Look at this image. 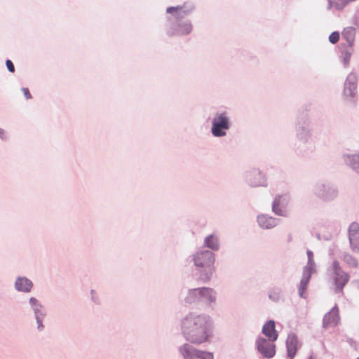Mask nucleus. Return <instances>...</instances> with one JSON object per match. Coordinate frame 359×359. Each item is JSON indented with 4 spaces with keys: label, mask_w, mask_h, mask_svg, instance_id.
Here are the masks:
<instances>
[{
    "label": "nucleus",
    "mask_w": 359,
    "mask_h": 359,
    "mask_svg": "<svg viewBox=\"0 0 359 359\" xmlns=\"http://www.w3.org/2000/svg\"><path fill=\"white\" fill-rule=\"evenodd\" d=\"M194 260L197 267H210L214 264L215 259L211 251L203 250L197 252L194 255Z\"/></svg>",
    "instance_id": "6"
},
{
    "label": "nucleus",
    "mask_w": 359,
    "mask_h": 359,
    "mask_svg": "<svg viewBox=\"0 0 359 359\" xmlns=\"http://www.w3.org/2000/svg\"><path fill=\"white\" fill-rule=\"evenodd\" d=\"M15 287L19 291L29 292L32 287V283L26 278H19L15 281Z\"/></svg>",
    "instance_id": "16"
},
{
    "label": "nucleus",
    "mask_w": 359,
    "mask_h": 359,
    "mask_svg": "<svg viewBox=\"0 0 359 359\" xmlns=\"http://www.w3.org/2000/svg\"><path fill=\"white\" fill-rule=\"evenodd\" d=\"M339 33L338 32H334L330 35L329 41L330 43L335 44L339 41Z\"/></svg>",
    "instance_id": "24"
},
{
    "label": "nucleus",
    "mask_w": 359,
    "mask_h": 359,
    "mask_svg": "<svg viewBox=\"0 0 359 359\" xmlns=\"http://www.w3.org/2000/svg\"><path fill=\"white\" fill-rule=\"evenodd\" d=\"M29 303L31 304V305H32V306H36V305H37V299H35V298H34V297H32V298H30V299H29Z\"/></svg>",
    "instance_id": "30"
},
{
    "label": "nucleus",
    "mask_w": 359,
    "mask_h": 359,
    "mask_svg": "<svg viewBox=\"0 0 359 359\" xmlns=\"http://www.w3.org/2000/svg\"><path fill=\"white\" fill-rule=\"evenodd\" d=\"M250 182L252 186H265L266 180L260 172H253L250 174Z\"/></svg>",
    "instance_id": "18"
},
{
    "label": "nucleus",
    "mask_w": 359,
    "mask_h": 359,
    "mask_svg": "<svg viewBox=\"0 0 359 359\" xmlns=\"http://www.w3.org/2000/svg\"><path fill=\"white\" fill-rule=\"evenodd\" d=\"M351 165L353 170L359 172V154H356L352 156Z\"/></svg>",
    "instance_id": "23"
},
{
    "label": "nucleus",
    "mask_w": 359,
    "mask_h": 359,
    "mask_svg": "<svg viewBox=\"0 0 359 359\" xmlns=\"http://www.w3.org/2000/svg\"><path fill=\"white\" fill-rule=\"evenodd\" d=\"M311 269L305 268L303 272V276L300 281V284L298 287L299 294L301 297H305L304 293L306 289L307 285L310 280L311 276Z\"/></svg>",
    "instance_id": "13"
},
{
    "label": "nucleus",
    "mask_w": 359,
    "mask_h": 359,
    "mask_svg": "<svg viewBox=\"0 0 359 359\" xmlns=\"http://www.w3.org/2000/svg\"><path fill=\"white\" fill-rule=\"evenodd\" d=\"M287 198L283 196H278L275 198L273 203V211L278 215L284 216V211L280 208L282 203L286 202Z\"/></svg>",
    "instance_id": "19"
},
{
    "label": "nucleus",
    "mask_w": 359,
    "mask_h": 359,
    "mask_svg": "<svg viewBox=\"0 0 359 359\" xmlns=\"http://www.w3.org/2000/svg\"><path fill=\"white\" fill-rule=\"evenodd\" d=\"M352 52L351 51H346L344 55V62L345 65H348L350 62Z\"/></svg>",
    "instance_id": "26"
},
{
    "label": "nucleus",
    "mask_w": 359,
    "mask_h": 359,
    "mask_svg": "<svg viewBox=\"0 0 359 359\" xmlns=\"http://www.w3.org/2000/svg\"><path fill=\"white\" fill-rule=\"evenodd\" d=\"M4 135V131L3 129L0 128V137L3 138Z\"/></svg>",
    "instance_id": "32"
},
{
    "label": "nucleus",
    "mask_w": 359,
    "mask_h": 359,
    "mask_svg": "<svg viewBox=\"0 0 359 359\" xmlns=\"http://www.w3.org/2000/svg\"><path fill=\"white\" fill-rule=\"evenodd\" d=\"M308 359H316L313 354H311Z\"/></svg>",
    "instance_id": "34"
},
{
    "label": "nucleus",
    "mask_w": 359,
    "mask_h": 359,
    "mask_svg": "<svg viewBox=\"0 0 359 359\" xmlns=\"http://www.w3.org/2000/svg\"><path fill=\"white\" fill-rule=\"evenodd\" d=\"M345 86H346L345 88H344L345 95H352L353 94H354V91L356 89L355 83H349V86L348 87V81H346L345 83Z\"/></svg>",
    "instance_id": "22"
},
{
    "label": "nucleus",
    "mask_w": 359,
    "mask_h": 359,
    "mask_svg": "<svg viewBox=\"0 0 359 359\" xmlns=\"http://www.w3.org/2000/svg\"><path fill=\"white\" fill-rule=\"evenodd\" d=\"M258 351L265 358H271L276 354V345L274 341L259 337L256 341Z\"/></svg>",
    "instance_id": "5"
},
{
    "label": "nucleus",
    "mask_w": 359,
    "mask_h": 359,
    "mask_svg": "<svg viewBox=\"0 0 359 359\" xmlns=\"http://www.w3.org/2000/svg\"><path fill=\"white\" fill-rule=\"evenodd\" d=\"M332 271L333 272V280L337 289L340 291L349 280L348 275L343 271L339 266L337 261H334L332 265Z\"/></svg>",
    "instance_id": "4"
},
{
    "label": "nucleus",
    "mask_w": 359,
    "mask_h": 359,
    "mask_svg": "<svg viewBox=\"0 0 359 359\" xmlns=\"http://www.w3.org/2000/svg\"><path fill=\"white\" fill-rule=\"evenodd\" d=\"M331 7H335L337 9L343 8L347 4L348 0H328Z\"/></svg>",
    "instance_id": "21"
},
{
    "label": "nucleus",
    "mask_w": 359,
    "mask_h": 359,
    "mask_svg": "<svg viewBox=\"0 0 359 359\" xmlns=\"http://www.w3.org/2000/svg\"><path fill=\"white\" fill-rule=\"evenodd\" d=\"M275 327V322L272 320L266 323L262 327V333L271 341H276L278 337V333Z\"/></svg>",
    "instance_id": "10"
},
{
    "label": "nucleus",
    "mask_w": 359,
    "mask_h": 359,
    "mask_svg": "<svg viewBox=\"0 0 359 359\" xmlns=\"http://www.w3.org/2000/svg\"><path fill=\"white\" fill-rule=\"evenodd\" d=\"M229 128V118L225 113L218 114L212 120V133L215 137H222L226 135V130Z\"/></svg>",
    "instance_id": "2"
},
{
    "label": "nucleus",
    "mask_w": 359,
    "mask_h": 359,
    "mask_svg": "<svg viewBox=\"0 0 359 359\" xmlns=\"http://www.w3.org/2000/svg\"><path fill=\"white\" fill-rule=\"evenodd\" d=\"M22 91L25 95V97H26V99H31L32 98V95L29 90V89L27 88H22Z\"/></svg>",
    "instance_id": "29"
},
{
    "label": "nucleus",
    "mask_w": 359,
    "mask_h": 359,
    "mask_svg": "<svg viewBox=\"0 0 359 359\" xmlns=\"http://www.w3.org/2000/svg\"><path fill=\"white\" fill-rule=\"evenodd\" d=\"M357 359H359V358H358Z\"/></svg>",
    "instance_id": "36"
},
{
    "label": "nucleus",
    "mask_w": 359,
    "mask_h": 359,
    "mask_svg": "<svg viewBox=\"0 0 359 359\" xmlns=\"http://www.w3.org/2000/svg\"><path fill=\"white\" fill-rule=\"evenodd\" d=\"M180 351L184 359H196L198 358L200 351L190 346L189 344H184L180 347Z\"/></svg>",
    "instance_id": "12"
},
{
    "label": "nucleus",
    "mask_w": 359,
    "mask_h": 359,
    "mask_svg": "<svg viewBox=\"0 0 359 359\" xmlns=\"http://www.w3.org/2000/svg\"><path fill=\"white\" fill-rule=\"evenodd\" d=\"M191 30L192 25L189 22L183 24H175L172 22L168 29V34L169 36L186 35L189 34Z\"/></svg>",
    "instance_id": "8"
},
{
    "label": "nucleus",
    "mask_w": 359,
    "mask_h": 359,
    "mask_svg": "<svg viewBox=\"0 0 359 359\" xmlns=\"http://www.w3.org/2000/svg\"><path fill=\"white\" fill-rule=\"evenodd\" d=\"M6 67L9 72H15V67L13 63L10 60H7L6 62Z\"/></svg>",
    "instance_id": "28"
},
{
    "label": "nucleus",
    "mask_w": 359,
    "mask_h": 359,
    "mask_svg": "<svg viewBox=\"0 0 359 359\" xmlns=\"http://www.w3.org/2000/svg\"><path fill=\"white\" fill-rule=\"evenodd\" d=\"M339 321V310L334 308L324 316L323 327H330L335 326L338 324Z\"/></svg>",
    "instance_id": "11"
},
{
    "label": "nucleus",
    "mask_w": 359,
    "mask_h": 359,
    "mask_svg": "<svg viewBox=\"0 0 359 359\" xmlns=\"http://www.w3.org/2000/svg\"><path fill=\"white\" fill-rule=\"evenodd\" d=\"M355 36V29L353 27H346L342 31V37L347 41L350 47H352L354 44Z\"/></svg>",
    "instance_id": "17"
},
{
    "label": "nucleus",
    "mask_w": 359,
    "mask_h": 359,
    "mask_svg": "<svg viewBox=\"0 0 359 359\" xmlns=\"http://www.w3.org/2000/svg\"><path fill=\"white\" fill-rule=\"evenodd\" d=\"M351 78H353L354 79V76H349L348 78V81H349L350 79H351Z\"/></svg>",
    "instance_id": "35"
},
{
    "label": "nucleus",
    "mask_w": 359,
    "mask_h": 359,
    "mask_svg": "<svg viewBox=\"0 0 359 359\" xmlns=\"http://www.w3.org/2000/svg\"><path fill=\"white\" fill-rule=\"evenodd\" d=\"M287 354L290 359H293L299 348L302 346V342L299 339L297 335L294 333H290L287 336L285 341Z\"/></svg>",
    "instance_id": "7"
},
{
    "label": "nucleus",
    "mask_w": 359,
    "mask_h": 359,
    "mask_svg": "<svg viewBox=\"0 0 359 359\" xmlns=\"http://www.w3.org/2000/svg\"><path fill=\"white\" fill-rule=\"evenodd\" d=\"M307 255H308V257H309V262H308V266H306V268H311V271H312L313 270V253L311 251H308L307 252Z\"/></svg>",
    "instance_id": "27"
},
{
    "label": "nucleus",
    "mask_w": 359,
    "mask_h": 359,
    "mask_svg": "<svg viewBox=\"0 0 359 359\" xmlns=\"http://www.w3.org/2000/svg\"><path fill=\"white\" fill-rule=\"evenodd\" d=\"M166 12L171 14L173 16V19L178 22L180 18L189 13V11L184 9V7L182 6H178L176 7L171 6L167 8Z\"/></svg>",
    "instance_id": "15"
},
{
    "label": "nucleus",
    "mask_w": 359,
    "mask_h": 359,
    "mask_svg": "<svg viewBox=\"0 0 359 359\" xmlns=\"http://www.w3.org/2000/svg\"><path fill=\"white\" fill-rule=\"evenodd\" d=\"M198 358L201 359H214L213 354L210 352L200 351Z\"/></svg>",
    "instance_id": "25"
},
{
    "label": "nucleus",
    "mask_w": 359,
    "mask_h": 359,
    "mask_svg": "<svg viewBox=\"0 0 359 359\" xmlns=\"http://www.w3.org/2000/svg\"><path fill=\"white\" fill-rule=\"evenodd\" d=\"M205 245L209 248L217 250L219 248L218 239L214 235H210L205 239Z\"/></svg>",
    "instance_id": "20"
},
{
    "label": "nucleus",
    "mask_w": 359,
    "mask_h": 359,
    "mask_svg": "<svg viewBox=\"0 0 359 359\" xmlns=\"http://www.w3.org/2000/svg\"><path fill=\"white\" fill-rule=\"evenodd\" d=\"M259 225L266 229H271L277 225V219L267 215H260L257 217Z\"/></svg>",
    "instance_id": "14"
},
{
    "label": "nucleus",
    "mask_w": 359,
    "mask_h": 359,
    "mask_svg": "<svg viewBox=\"0 0 359 359\" xmlns=\"http://www.w3.org/2000/svg\"><path fill=\"white\" fill-rule=\"evenodd\" d=\"M37 321H38V324H39V328L43 327V326L41 323V321H39L38 318H37Z\"/></svg>",
    "instance_id": "33"
},
{
    "label": "nucleus",
    "mask_w": 359,
    "mask_h": 359,
    "mask_svg": "<svg viewBox=\"0 0 359 359\" xmlns=\"http://www.w3.org/2000/svg\"><path fill=\"white\" fill-rule=\"evenodd\" d=\"M182 329L186 339L193 344L205 343L212 336L210 320L201 316H187L182 320Z\"/></svg>",
    "instance_id": "1"
},
{
    "label": "nucleus",
    "mask_w": 359,
    "mask_h": 359,
    "mask_svg": "<svg viewBox=\"0 0 359 359\" xmlns=\"http://www.w3.org/2000/svg\"><path fill=\"white\" fill-rule=\"evenodd\" d=\"M348 238L353 250H359V224L352 222L348 228Z\"/></svg>",
    "instance_id": "9"
},
{
    "label": "nucleus",
    "mask_w": 359,
    "mask_h": 359,
    "mask_svg": "<svg viewBox=\"0 0 359 359\" xmlns=\"http://www.w3.org/2000/svg\"><path fill=\"white\" fill-rule=\"evenodd\" d=\"M292 235H291V233H289L287 235V241L289 243V242H290L292 241Z\"/></svg>",
    "instance_id": "31"
},
{
    "label": "nucleus",
    "mask_w": 359,
    "mask_h": 359,
    "mask_svg": "<svg viewBox=\"0 0 359 359\" xmlns=\"http://www.w3.org/2000/svg\"><path fill=\"white\" fill-rule=\"evenodd\" d=\"M203 297L207 298L210 302H213L215 299V294L212 289L208 287L192 289L189 291L186 301L191 304Z\"/></svg>",
    "instance_id": "3"
}]
</instances>
